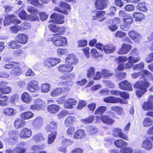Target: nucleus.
<instances>
[{
	"mask_svg": "<svg viewBox=\"0 0 153 153\" xmlns=\"http://www.w3.org/2000/svg\"><path fill=\"white\" fill-rule=\"evenodd\" d=\"M119 87L122 90H131L132 87L130 83L127 80L123 81L119 84Z\"/></svg>",
	"mask_w": 153,
	"mask_h": 153,
	"instance_id": "a211bd4d",
	"label": "nucleus"
},
{
	"mask_svg": "<svg viewBox=\"0 0 153 153\" xmlns=\"http://www.w3.org/2000/svg\"><path fill=\"white\" fill-rule=\"evenodd\" d=\"M58 25H53L50 24L48 25V27L50 30L54 33H57V29Z\"/></svg>",
	"mask_w": 153,
	"mask_h": 153,
	"instance_id": "680f3d73",
	"label": "nucleus"
},
{
	"mask_svg": "<svg viewBox=\"0 0 153 153\" xmlns=\"http://www.w3.org/2000/svg\"><path fill=\"white\" fill-rule=\"evenodd\" d=\"M50 86L49 84L45 83L42 84L41 86L42 92L45 93L50 91Z\"/></svg>",
	"mask_w": 153,
	"mask_h": 153,
	"instance_id": "a19ab883",
	"label": "nucleus"
},
{
	"mask_svg": "<svg viewBox=\"0 0 153 153\" xmlns=\"http://www.w3.org/2000/svg\"><path fill=\"white\" fill-rule=\"evenodd\" d=\"M57 54L60 56L65 55L68 53V51L66 49L59 48L57 50Z\"/></svg>",
	"mask_w": 153,
	"mask_h": 153,
	"instance_id": "09e8293b",
	"label": "nucleus"
},
{
	"mask_svg": "<svg viewBox=\"0 0 153 153\" xmlns=\"http://www.w3.org/2000/svg\"><path fill=\"white\" fill-rule=\"evenodd\" d=\"M51 41L56 46L62 47L66 46L67 41L66 38L61 36H56L52 37Z\"/></svg>",
	"mask_w": 153,
	"mask_h": 153,
	"instance_id": "f03ea898",
	"label": "nucleus"
},
{
	"mask_svg": "<svg viewBox=\"0 0 153 153\" xmlns=\"http://www.w3.org/2000/svg\"><path fill=\"white\" fill-rule=\"evenodd\" d=\"M87 130L90 134H95L97 132V129L94 127L89 126Z\"/></svg>",
	"mask_w": 153,
	"mask_h": 153,
	"instance_id": "4d7b16f0",
	"label": "nucleus"
},
{
	"mask_svg": "<svg viewBox=\"0 0 153 153\" xmlns=\"http://www.w3.org/2000/svg\"><path fill=\"white\" fill-rule=\"evenodd\" d=\"M61 61L60 59L58 58H48L45 61L44 65L48 68L52 67L58 64Z\"/></svg>",
	"mask_w": 153,
	"mask_h": 153,
	"instance_id": "6e6552de",
	"label": "nucleus"
},
{
	"mask_svg": "<svg viewBox=\"0 0 153 153\" xmlns=\"http://www.w3.org/2000/svg\"><path fill=\"white\" fill-rule=\"evenodd\" d=\"M103 101L107 103H112L122 102L121 99L112 96L106 97L104 98Z\"/></svg>",
	"mask_w": 153,
	"mask_h": 153,
	"instance_id": "aec40b11",
	"label": "nucleus"
},
{
	"mask_svg": "<svg viewBox=\"0 0 153 153\" xmlns=\"http://www.w3.org/2000/svg\"><path fill=\"white\" fill-rule=\"evenodd\" d=\"M152 142L148 139L143 140L140 144L141 147L147 150H150L152 149Z\"/></svg>",
	"mask_w": 153,
	"mask_h": 153,
	"instance_id": "2eb2a0df",
	"label": "nucleus"
},
{
	"mask_svg": "<svg viewBox=\"0 0 153 153\" xmlns=\"http://www.w3.org/2000/svg\"><path fill=\"white\" fill-rule=\"evenodd\" d=\"M85 134L84 131L82 129H79L75 132L74 136V138L76 139H78L81 138Z\"/></svg>",
	"mask_w": 153,
	"mask_h": 153,
	"instance_id": "ea45409f",
	"label": "nucleus"
},
{
	"mask_svg": "<svg viewBox=\"0 0 153 153\" xmlns=\"http://www.w3.org/2000/svg\"><path fill=\"white\" fill-rule=\"evenodd\" d=\"M59 5L60 7L63 9H66L69 10H71V6L66 2L61 1L59 3ZM54 10L66 15H68V12L66 10L62 9L58 7H55L54 9Z\"/></svg>",
	"mask_w": 153,
	"mask_h": 153,
	"instance_id": "20e7f679",
	"label": "nucleus"
},
{
	"mask_svg": "<svg viewBox=\"0 0 153 153\" xmlns=\"http://www.w3.org/2000/svg\"><path fill=\"white\" fill-rule=\"evenodd\" d=\"M124 25H121L120 27L124 31L127 30L130 27V25L133 22L131 17L129 14L124 18L123 19Z\"/></svg>",
	"mask_w": 153,
	"mask_h": 153,
	"instance_id": "0eeeda50",
	"label": "nucleus"
},
{
	"mask_svg": "<svg viewBox=\"0 0 153 153\" xmlns=\"http://www.w3.org/2000/svg\"><path fill=\"white\" fill-rule=\"evenodd\" d=\"M100 119L103 123L110 125H112L115 122V120L113 119L106 115H102Z\"/></svg>",
	"mask_w": 153,
	"mask_h": 153,
	"instance_id": "5701e85b",
	"label": "nucleus"
},
{
	"mask_svg": "<svg viewBox=\"0 0 153 153\" xmlns=\"http://www.w3.org/2000/svg\"><path fill=\"white\" fill-rule=\"evenodd\" d=\"M21 22L20 20L17 19L16 16L14 14H12L6 15L3 23L4 26H7L11 23L19 24Z\"/></svg>",
	"mask_w": 153,
	"mask_h": 153,
	"instance_id": "7ed1b4c3",
	"label": "nucleus"
},
{
	"mask_svg": "<svg viewBox=\"0 0 153 153\" xmlns=\"http://www.w3.org/2000/svg\"><path fill=\"white\" fill-rule=\"evenodd\" d=\"M109 3L108 0H96L95 2V8L99 10L106 8Z\"/></svg>",
	"mask_w": 153,
	"mask_h": 153,
	"instance_id": "1a4fd4ad",
	"label": "nucleus"
},
{
	"mask_svg": "<svg viewBox=\"0 0 153 153\" xmlns=\"http://www.w3.org/2000/svg\"><path fill=\"white\" fill-rule=\"evenodd\" d=\"M25 124V121L23 120L20 119L16 120L14 123L15 127L17 128L23 127Z\"/></svg>",
	"mask_w": 153,
	"mask_h": 153,
	"instance_id": "f704fd0d",
	"label": "nucleus"
},
{
	"mask_svg": "<svg viewBox=\"0 0 153 153\" xmlns=\"http://www.w3.org/2000/svg\"><path fill=\"white\" fill-rule=\"evenodd\" d=\"M76 121L75 117L73 116L67 117L64 120V125L67 127L72 126Z\"/></svg>",
	"mask_w": 153,
	"mask_h": 153,
	"instance_id": "6ab92c4d",
	"label": "nucleus"
},
{
	"mask_svg": "<svg viewBox=\"0 0 153 153\" xmlns=\"http://www.w3.org/2000/svg\"><path fill=\"white\" fill-rule=\"evenodd\" d=\"M133 56H130L128 57V61H131L133 64L139 61L140 59V57L139 56L136 57Z\"/></svg>",
	"mask_w": 153,
	"mask_h": 153,
	"instance_id": "3c124183",
	"label": "nucleus"
},
{
	"mask_svg": "<svg viewBox=\"0 0 153 153\" xmlns=\"http://www.w3.org/2000/svg\"><path fill=\"white\" fill-rule=\"evenodd\" d=\"M31 135V131L30 129L28 128L22 129L20 132V137L24 138L30 137Z\"/></svg>",
	"mask_w": 153,
	"mask_h": 153,
	"instance_id": "4be33fe9",
	"label": "nucleus"
},
{
	"mask_svg": "<svg viewBox=\"0 0 153 153\" xmlns=\"http://www.w3.org/2000/svg\"><path fill=\"white\" fill-rule=\"evenodd\" d=\"M94 119V117L91 116L88 118L81 120V122L83 123H89L93 121Z\"/></svg>",
	"mask_w": 153,
	"mask_h": 153,
	"instance_id": "052dcab7",
	"label": "nucleus"
},
{
	"mask_svg": "<svg viewBox=\"0 0 153 153\" xmlns=\"http://www.w3.org/2000/svg\"><path fill=\"white\" fill-rule=\"evenodd\" d=\"M66 30V28L64 27H60L58 26L57 30V33L58 34L62 35Z\"/></svg>",
	"mask_w": 153,
	"mask_h": 153,
	"instance_id": "5fc2aeb1",
	"label": "nucleus"
},
{
	"mask_svg": "<svg viewBox=\"0 0 153 153\" xmlns=\"http://www.w3.org/2000/svg\"><path fill=\"white\" fill-rule=\"evenodd\" d=\"M39 84V83L37 81L35 80H32L28 82L27 87L29 91L34 92L39 90L40 88Z\"/></svg>",
	"mask_w": 153,
	"mask_h": 153,
	"instance_id": "423d86ee",
	"label": "nucleus"
},
{
	"mask_svg": "<svg viewBox=\"0 0 153 153\" xmlns=\"http://www.w3.org/2000/svg\"><path fill=\"white\" fill-rule=\"evenodd\" d=\"M142 73L143 75V80L137 82L134 85V88L139 89L136 91V95L139 97L147 91V88L150 85V83L144 79V77H147L149 80H153L152 74L148 71L143 70L142 71Z\"/></svg>",
	"mask_w": 153,
	"mask_h": 153,
	"instance_id": "f257e3e1",
	"label": "nucleus"
},
{
	"mask_svg": "<svg viewBox=\"0 0 153 153\" xmlns=\"http://www.w3.org/2000/svg\"><path fill=\"white\" fill-rule=\"evenodd\" d=\"M114 144L117 147L119 148L122 147H125L127 145V143L121 139L115 140L114 141Z\"/></svg>",
	"mask_w": 153,
	"mask_h": 153,
	"instance_id": "c9c22d12",
	"label": "nucleus"
},
{
	"mask_svg": "<svg viewBox=\"0 0 153 153\" xmlns=\"http://www.w3.org/2000/svg\"><path fill=\"white\" fill-rule=\"evenodd\" d=\"M59 106L55 104H51L48 107V111L51 114L56 113L59 110Z\"/></svg>",
	"mask_w": 153,
	"mask_h": 153,
	"instance_id": "b1692460",
	"label": "nucleus"
},
{
	"mask_svg": "<svg viewBox=\"0 0 153 153\" xmlns=\"http://www.w3.org/2000/svg\"><path fill=\"white\" fill-rule=\"evenodd\" d=\"M21 98L23 102L27 103H30L31 101V97H30L28 93L27 92H25L22 94Z\"/></svg>",
	"mask_w": 153,
	"mask_h": 153,
	"instance_id": "bb28decb",
	"label": "nucleus"
},
{
	"mask_svg": "<svg viewBox=\"0 0 153 153\" xmlns=\"http://www.w3.org/2000/svg\"><path fill=\"white\" fill-rule=\"evenodd\" d=\"M111 109L118 114H121L123 111L122 107L117 106H112L111 107Z\"/></svg>",
	"mask_w": 153,
	"mask_h": 153,
	"instance_id": "79ce46f5",
	"label": "nucleus"
},
{
	"mask_svg": "<svg viewBox=\"0 0 153 153\" xmlns=\"http://www.w3.org/2000/svg\"><path fill=\"white\" fill-rule=\"evenodd\" d=\"M7 96L0 95V105L4 106L7 105Z\"/></svg>",
	"mask_w": 153,
	"mask_h": 153,
	"instance_id": "49530a36",
	"label": "nucleus"
},
{
	"mask_svg": "<svg viewBox=\"0 0 153 153\" xmlns=\"http://www.w3.org/2000/svg\"><path fill=\"white\" fill-rule=\"evenodd\" d=\"M16 63L14 62H11L6 64L4 66V68L6 69H10L16 66Z\"/></svg>",
	"mask_w": 153,
	"mask_h": 153,
	"instance_id": "13d9d810",
	"label": "nucleus"
},
{
	"mask_svg": "<svg viewBox=\"0 0 153 153\" xmlns=\"http://www.w3.org/2000/svg\"><path fill=\"white\" fill-rule=\"evenodd\" d=\"M62 91L61 88H57L52 91L50 93V95L52 97H55L62 94Z\"/></svg>",
	"mask_w": 153,
	"mask_h": 153,
	"instance_id": "473e14b6",
	"label": "nucleus"
},
{
	"mask_svg": "<svg viewBox=\"0 0 153 153\" xmlns=\"http://www.w3.org/2000/svg\"><path fill=\"white\" fill-rule=\"evenodd\" d=\"M3 112L5 115L9 116L14 115L16 113V110L11 108H6L4 110Z\"/></svg>",
	"mask_w": 153,
	"mask_h": 153,
	"instance_id": "c85d7f7f",
	"label": "nucleus"
},
{
	"mask_svg": "<svg viewBox=\"0 0 153 153\" xmlns=\"http://www.w3.org/2000/svg\"><path fill=\"white\" fill-rule=\"evenodd\" d=\"M95 68L93 67H90L88 69L87 76L88 77L93 78L95 75Z\"/></svg>",
	"mask_w": 153,
	"mask_h": 153,
	"instance_id": "37998d69",
	"label": "nucleus"
},
{
	"mask_svg": "<svg viewBox=\"0 0 153 153\" xmlns=\"http://www.w3.org/2000/svg\"><path fill=\"white\" fill-rule=\"evenodd\" d=\"M120 151L121 153H132L133 150L131 147H126L121 149Z\"/></svg>",
	"mask_w": 153,
	"mask_h": 153,
	"instance_id": "0e129e2a",
	"label": "nucleus"
},
{
	"mask_svg": "<svg viewBox=\"0 0 153 153\" xmlns=\"http://www.w3.org/2000/svg\"><path fill=\"white\" fill-rule=\"evenodd\" d=\"M75 128L74 126L69 127L67 130L66 133L67 134L70 136L72 135L75 132Z\"/></svg>",
	"mask_w": 153,
	"mask_h": 153,
	"instance_id": "bf43d9fd",
	"label": "nucleus"
},
{
	"mask_svg": "<svg viewBox=\"0 0 153 153\" xmlns=\"http://www.w3.org/2000/svg\"><path fill=\"white\" fill-rule=\"evenodd\" d=\"M91 56L94 58H96L100 56L99 54L97 53V50L95 48H93L91 49Z\"/></svg>",
	"mask_w": 153,
	"mask_h": 153,
	"instance_id": "338daca9",
	"label": "nucleus"
},
{
	"mask_svg": "<svg viewBox=\"0 0 153 153\" xmlns=\"http://www.w3.org/2000/svg\"><path fill=\"white\" fill-rule=\"evenodd\" d=\"M65 61L68 62V64L76 65L78 62V59L76 58L75 56L73 54L68 55L65 59Z\"/></svg>",
	"mask_w": 153,
	"mask_h": 153,
	"instance_id": "4468645a",
	"label": "nucleus"
},
{
	"mask_svg": "<svg viewBox=\"0 0 153 153\" xmlns=\"http://www.w3.org/2000/svg\"><path fill=\"white\" fill-rule=\"evenodd\" d=\"M144 64L143 62H141L139 64H136L134 67L133 69L134 70H140L143 69L144 68Z\"/></svg>",
	"mask_w": 153,
	"mask_h": 153,
	"instance_id": "774afa93",
	"label": "nucleus"
},
{
	"mask_svg": "<svg viewBox=\"0 0 153 153\" xmlns=\"http://www.w3.org/2000/svg\"><path fill=\"white\" fill-rule=\"evenodd\" d=\"M16 39L18 42L25 44L27 42V36L24 34H19L16 37Z\"/></svg>",
	"mask_w": 153,
	"mask_h": 153,
	"instance_id": "f3484780",
	"label": "nucleus"
},
{
	"mask_svg": "<svg viewBox=\"0 0 153 153\" xmlns=\"http://www.w3.org/2000/svg\"><path fill=\"white\" fill-rule=\"evenodd\" d=\"M136 8L138 10L142 12H146L148 10L145 2L144 1L139 3L136 6Z\"/></svg>",
	"mask_w": 153,
	"mask_h": 153,
	"instance_id": "7c9ffc66",
	"label": "nucleus"
},
{
	"mask_svg": "<svg viewBox=\"0 0 153 153\" xmlns=\"http://www.w3.org/2000/svg\"><path fill=\"white\" fill-rule=\"evenodd\" d=\"M50 17L52 19L49 20V22H54L58 24H62L64 22L65 17L62 14L54 13L51 15Z\"/></svg>",
	"mask_w": 153,
	"mask_h": 153,
	"instance_id": "39448f33",
	"label": "nucleus"
},
{
	"mask_svg": "<svg viewBox=\"0 0 153 153\" xmlns=\"http://www.w3.org/2000/svg\"><path fill=\"white\" fill-rule=\"evenodd\" d=\"M8 45L10 48L15 49L17 48L18 44L16 41H13L8 42Z\"/></svg>",
	"mask_w": 153,
	"mask_h": 153,
	"instance_id": "8fccbe9b",
	"label": "nucleus"
},
{
	"mask_svg": "<svg viewBox=\"0 0 153 153\" xmlns=\"http://www.w3.org/2000/svg\"><path fill=\"white\" fill-rule=\"evenodd\" d=\"M128 35L130 38L136 42H139L142 38L141 35L133 30L129 31L128 32Z\"/></svg>",
	"mask_w": 153,
	"mask_h": 153,
	"instance_id": "f8f14e48",
	"label": "nucleus"
},
{
	"mask_svg": "<svg viewBox=\"0 0 153 153\" xmlns=\"http://www.w3.org/2000/svg\"><path fill=\"white\" fill-rule=\"evenodd\" d=\"M98 11V10H93L91 11L90 13V16L92 20H96Z\"/></svg>",
	"mask_w": 153,
	"mask_h": 153,
	"instance_id": "c03bdc74",
	"label": "nucleus"
},
{
	"mask_svg": "<svg viewBox=\"0 0 153 153\" xmlns=\"http://www.w3.org/2000/svg\"><path fill=\"white\" fill-rule=\"evenodd\" d=\"M126 74L125 73H121L116 76V79L117 81H119L123 79L126 77Z\"/></svg>",
	"mask_w": 153,
	"mask_h": 153,
	"instance_id": "69168bd1",
	"label": "nucleus"
},
{
	"mask_svg": "<svg viewBox=\"0 0 153 153\" xmlns=\"http://www.w3.org/2000/svg\"><path fill=\"white\" fill-rule=\"evenodd\" d=\"M124 8L126 11L130 12L133 11L134 10L135 7L133 5L128 4L125 6Z\"/></svg>",
	"mask_w": 153,
	"mask_h": 153,
	"instance_id": "864d4df0",
	"label": "nucleus"
},
{
	"mask_svg": "<svg viewBox=\"0 0 153 153\" xmlns=\"http://www.w3.org/2000/svg\"><path fill=\"white\" fill-rule=\"evenodd\" d=\"M143 109L146 111L153 110V103L150 102H145L142 105Z\"/></svg>",
	"mask_w": 153,
	"mask_h": 153,
	"instance_id": "2f4dec72",
	"label": "nucleus"
},
{
	"mask_svg": "<svg viewBox=\"0 0 153 153\" xmlns=\"http://www.w3.org/2000/svg\"><path fill=\"white\" fill-rule=\"evenodd\" d=\"M9 135L10 138L14 140H16L17 138L18 134L15 131H10Z\"/></svg>",
	"mask_w": 153,
	"mask_h": 153,
	"instance_id": "6e6d98bb",
	"label": "nucleus"
},
{
	"mask_svg": "<svg viewBox=\"0 0 153 153\" xmlns=\"http://www.w3.org/2000/svg\"><path fill=\"white\" fill-rule=\"evenodd\" d=\"M73 66L71 64H63L59 65L58 67L59 71L61 72H68L72 71Z\"/></svg>",
	"mask_w": 153,
	"mask_h": 153,
	"instance_id": "ddd939ff",
	"label": "nucleus"
},
{
	"mask_svg": "<svg viewBox=\"0 0 153 153\" xmlns=\"http://www.w3.org/2000/svg\"><path fill=\"white\" fill-rule=\"evenodd\" d=\"M73 142L70 139L66 138H63L62 141V144L65 146H69L71 145Z\"/></svg>",
	"mask_w": 153,
	"mask_h": 153,
	"instance_id": "de8ad7c7",
	"label": "nucleus"
},
{
	"mask_svg": "<svg viewBox=\"0 0 153 153\" xmlns=\"http://www.w3.org/2000/svg\"><path fill=\"white\" fill-rule=\"evenodd\" d=\"M153 124V121L152 119L149 117H146L144 119L143 125L144 127H149Z\"/></svg>",
	"mask_w": 153,
	"mask_h": 153,
	"instance_id": "72a5a7b5",
	"label": "nucleus"
},
{
	"mask_svg": "<svg viewBox=\"0 0 153 153\" xmlns=\"http://www.w3.org/2000/svg\"><path fill=\"white\" fill-rule=\"evenodd\" d=\"M42 119L40 117H36L33 122V125L36 127L39 128L42 125Z\"/></svg>",
	"mask_w": 153,
	"mask_h": 153,
	"instance_id": "e433bc0d",
	"label": "nucleus"
},
{
	"mask_svg": "<svg viewBox=\"0 0 153 153\" xmlns=\"http://www.w3.org/2000/svg\"><path fill=\"white\" fill-rule=\"evenodd\" d=\"M116 47L111 44H107L105 46L104 51L106 53H109L115 51Z\"/></svg>",
	"mask_w": 153,
	"mask_h": 153,
	"instance_id": "cd10ccee",
	"label": "nucleus"
},
{
	"mask_svg": "<svg viewBox=\"0 0 153 153\" xmlns=\"http://www.w3.org/2000/svg\"><path fill=\"white\" fill-rule=\"evenodd\" d=\"M57 123L54 120H51L46 126L45 130L48 132H56L55 130L57 128Z\"/></svg>",
	"mask_w": 153,
	"mask_h": 153,
	"instance_id": "9b49d317",
	"label": "nucleus"
},
{
	"mask_svg": "<svg viewBox=\"0 0 153 153\" xmlns=\"http://www.w3.org/2000/svg\"><path fill=\"white\" fill-rule=\"evenodd\" d=\"M21 117L22 118L27 120L30 119L33 117V114L31 111H27L21 113Z\"/></svg>",
	"mask_w": 153,
	"mask_h": 153,
	"instance_id": "c756f323",
	"label": "nucleus"
},
{
	"mask_svg": "<svg viewBox=\"0 0 153 153\" xmlns=\"http://www.w3.org/2000/svg\"><path fill=\"white\" fill-rule=\"evenodd\" d=\"M131 48V45L124 43L123 44L122 47L118 52V53L120 54H127Z\"/></svg>",
	"mask_w": 153,
	"mask_h": 153,
	"instance_id": "dca6fc26",
	"label": "nucleus"
},
{
	"mask_svg": "<svg viewBox=\"0 0 153 153\" xmlns=\"http://www.w3.org/2000/svg\"><path fill=\"white\" fill-rule=\"evenodd\" d=\"M56 132H54L49 134L47 140L48 144H51L54 142L56 138Z\"/></svg>",
	"mask_w": 153,
	"mask_h": 153,
	"instance_id": "4c0bfd02",
	"label": "nucleus"
},
{
	"mask_svg": "<svg viewBox=\"0 0 153 153\" xmlns=\"http://www.w3.org/2000/svg\"><path fill=\"white\" fill-rule=\"evenodd\" d=\"M133 16V18L136 21L140 22L145 19L144 14L139 12L134 13Z\"/></svg>",
	"mask_w": 153,
	"mask_h": 153,
	"instance_id": "a878e982",
	"label": "nucleus"
},
{
	"mask_svg": "<svg viewBox=\"0 0 153 153\" xmlns=\"http://www.w3.org/2000/svg\"><path fill=\"white\" fill-rule=\"evenodd\" d=\"M14 68L13 69L11 73L15 75H20L21 74L23 71L19 67H14Z\"/></svg>",
	"mask_w": 153,
	"mask_h": 153,
	"instance_id": "a18cd8bd",
	"label": "nucleus"
},
{
	"mask_svg": "<svg viewBox=\"0 0 153 153\" xmlns=\"http://www.w3.org/2000/svg\"><path fill=\"white\" fill-rule=\"evenodd\" d=\"M34 104L31 105L30 109L39 111L45 105V102L41 99H38L34 101Z\"/></svg>",
	"mask_w": 153,
	"mask_h": 153,
	"instance_id": "9d476101",
	"label": "nucleus"
},
{
	"mask_svg": "<svg viewBox=\"0 0 153 153\" xmlns=\"http://www.w3.org/2000/svg\"><path fill=\"white\" fill-rule=\"evenodd\" d=\"M132 76L133 78L136 79L139 77L140 78L143 79V75L142 73V71L139 72L134 73L132 74Z\"/></svg>",
	"mask_w": 153,
	"mask_h": 153,
	"instance_id": "e2e57ef3",
	"label": "nucleus"
},
{
	"mask_svg": "<svg viewBox=\"0 0 153 153\" xmlns=\"http://www.w3.org/2000/svg\"><path fill=\"white\" fill-rule=\"evenodd\" d=\"M76 104V101L73 98H70L67 100L65 103L64 107L65 108L71 109L73 108V106Z\"/></svg>",
	"mask_w": 153,
	"mask_h": 153,
	"instance_id": "412c9836",
	"label": "nucleus"
},
{
	"mask_svg": "<svg viewBox=\"0 0 153 153\" xmlns=\"http://www.w3.org/2000/svg\"><path fill=\"white\" fill-rule=\"evenodd\" d=\"M105 14V11H99L96 20H98L100 22H102L105 19L104 16Z\"/></svg>",
	"mask_w": 153,
	"mask_h": 153,
	"instance_id": "58836bf2",
	"label": "nucleus"
},
{
	"mask_svg": "<svg viewBox=\"0 0 153 153\" xmlns=\"http://www.w3.org/2000/svg\"><path fill=\"white\" fill-rule=\"evenodd\" d=\"M107 107L105 106H101L100 107L95 111V114H102L106 110Z\"/></svg>",
	"mask_w": 153,
	"mask_h": 153,
	"instance_id": "603ef678",
	"label": "nucleus"
},
{
	"mask_svg": "<svg viewBox=\"0 0 153 153\" xmlns=\"http://www.w3.org/2000/svg\"><path fill=\"white\" fill-rule=\"evenodd\" d=\"M45 148L44 145H33L31 148V149L33 151L32 153H47L45 151H39L38 152H36L37 150L43 149Z\"/></svg>",
	"mask_w": 153,
	"mask_h": 153,
	"instance_id": "393cba45",
	"label": "nucleus"
}]
</instances>
